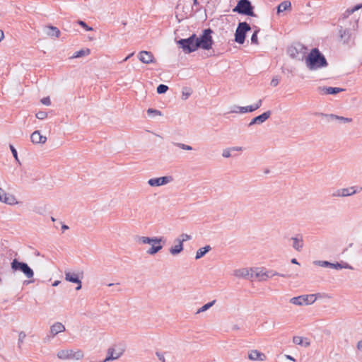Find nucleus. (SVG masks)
Instances as JSON below:
<instances>
[{"label":"nucleus","mask_w":362,"mask_h":362,"mask_svg":"<svg viewBox=\"0 0 362 362\" xmlns=\"http://www.w3.org/2000/svg\"><path fill=\"white\" fill-rule=\"evenodd\" d=\"M165 354H166V352H165V353H162V352H160V351H156V356L158 358V359L161 362H165V356H164Z\"/></svg>","instance_id":"47"},{"label":"nucleus","mask_w":362,"mask_h":362,"mask_svg":"<svg viewBox=\"0 0 362 362\" xmlns=\"http://www.w3.org/2000/svg\"><path fill=\"white\" fill-rule=\"evenodd\" d=\"M30 140L34 144H45L47 137L41 135L40 131L36 130L30 135Z\"/></svg>","instance_id":"19"},{"label":"nucleus","mask_w":362,"mask_h":362,"mask_svg":"<svg viewBox=\"0 0 362 362\" xmlns=\"http://www.w3.org/2000/svg\"><path fill=\"white\" fill-rule=\"evenodd\" d=\"M4 34L2 30L0 29V42L4 39Z\"/></svg>","instance_id":"60"},{"label":"nucleus","mask_w":362,"mask_h":362,"mask_svg":"<svg viewBox=\"0 0 362 362\" xmlns=\"http://www.w3.org/2000/svg\"><path fill=\"white\" fill-rule=\"evenodd\" d=\"M62 230H63V232H64V230H68V229H69V226H66V225H65V224H62Z\"/></svg>","instance_id":"62"},{"label":"nucleus","mask_w":362,"mask_h":362,"mask_svg":"<svg viewBox=\"0 0 362 362\" xmlns=\"http://www.w3.org/2000/svg\"><path fill=\"white\" fill-rule=\"evenodd\" d=\"M90 50L88 48H86L85 49H81L79 51L76 52L74 55L71 57V58H79L81 57L87 56L90 54Z\"/></svg>","instance_id":"32"},{"label":"nucleus","mask_w":362,"mask_h":362,"mask_svg":"<svg viewBox=\"0 0 362 362\" xmlns=\"http://www.w3.org/2000/svg\"><path fill=\"white\" fill-rule=\"evenodd\" d=\"M341 267H342V269L345 268V269H353V267L347 263L341 264Z\"/></svg>","instance_id":"57"},{"label":"nucleus","mask_w":362,"mask_h":362,"mask_svg":"<svg viewBox=\"0 0 362 362\" xmlns=\"http://www.w3.org/2000/svg\"><path fill=\"white\" fill-rule=\"evenodd\" d=\"M362 8V4H358L352 8L347 9L344 13H343V18H348L351 14H352L354 11L358 10L359 8Z\"/></svg>","instance_id":"33"},{"label":"nucleus","mask_w":362,"mask_h":362,"mask_svg":"<svg viewBox=\"0 0 362 362\" xmlns=\"http://www.w3.org/2000/svg\"><path fill=\"white\" fill-rule=\"evenodd\" d=\"M291 7V4L289 1H284L277 6V13H281Z\"/></svg>","instance_id":"30"},{"label":"nucleus","mask_w":362,"mask_h":362,"mask_svg":"<svg viewBox=\"0 0 362 362\" xmlns=\"http://www.w3.org/2000/svg\"><path fill=\"white\" fill-rule=\"evenodd\" d=\"M279 83V81L278 78L277 77H274L272 79L270 84H271L272 86L276 87V86H278Z\"/></svg>","instance_id":"53"},{"label":"nucleus","mask_w":362,"mask_h":362,"mask_svg":"<svg viewBox=\"0 0 362 362\" xmlns=\"http://www.w3.org/2000/svg\"><path fill=\"white\" fill-rule=\"evenodd\" d=\"M26 334L24 332H21L18 335V344L20 345L23 343L24 339L25 338Z\"/></svg>","instance_id":"50"},{"label":"nucleus","mask_w":362,"mask_h":362,"mask_svg":"<svg viewBox=\"0 0 362 362\" xmlns=\"http://www.w3.org/2000/svg\"><path fill=\"white\" fill-rule=\"evenodd\" d=\"M263 100L262 99L258 100L255 104H253L255 110L259 109L262 105Z\"/></svg>","instance_id":"51"},{"label":"nucleus","mask_w":362,"mask_h":362,"mask_svg":"<svg viewBox=\"0 0 362 362\" xmlns=\"http://www.w3.org/2000/svg\"><path fill=\"white\" fill-rule=\"evenodd\" d=\"M239 110L240 113H247L255 111L253 105L245 106V107H236Z\"/></svg>","instance_id":"34"},{"label":"nucleus","mask_w":362,"mask_h":362,"mask_svg":"<svg viewBox=\"0 0 362 362\" xmlns=\"http://www.w3.org/2000/svg\"><path fill=\"white\" fill-rule=\"evenodd\" d=\"M175 243H176L177 244L169 249L170 253L174 256L180 254L181 252H182L184 249L183 245L181 243H180V241L175 240Z\"/></svg>","instance_id":"26"},{"label":"nucleus","mask_w":362,"mask_h":362,"mask_svg":"<svg viewBox=\"0 0 362 362\" xmlns=\"http://www.w3.org/2000/svg\"><path fill=\"white\" fill-rule=\"evenodd\" d=\"M173 180L172 176H163L160 177L151 178L148 180V184L151 187H158L166 185Z\"/></svg>","instance_id":"12"},{"label":"nucleus","mask_w":362,"mask_h":362,"mask_svg":"<svg viewBox=\"0 0 362 362\" xmlns=\"http://www.w3.org/2000/svg\"><path fill=\"white\" fill-rule=\"evenodd\" d=\"M157 240H160L158 242H156L157 244L160 245L161 243H165V238L163 236L160 237H156Z\"/></svg>","instance_id":"55"},{"label":"nucleus","mask_w":362,"mask_h":362,"mask_svg":"<svg viewBox=\"0 0 362 362\" xmlns=\"http://www.w3.org/2000/svg\"><path fill=\"white\" fill-rule=\"evenodd\" d=\"M35 116L39 119H44L47 117V112L45 111H39L36 113Z\"/></svg>","instance_id":"43"},{"label":"nucleus","mask_w":362,"mask_h":362,"mask_svg":"<svg viewBox=\"0 0 362 362\" xmlns=\"http://www.w3.org/2000/svg\"><path fill=\"white\" fill-rule=\"evenodd\" d=\"M211 250L210 245H206L203 247L199 248L196 253L195 259H199L204 257L208 252Z\"/></svg>","instance_id":"28"},{"label":"nucleus","mask_w":362,"mask_h":362,"mask_svg":"<svg viewBox=\"0 0 362 362\" xmlns=\"http://www.w3.org/2000/svg\"><path fill=\"white\" fill-rule=\"evenodd\" d=\"M147 113L148 115L153 114L154 115H162V113L160 110L153 109V108H148L147 110Z\"/></svg>","instance_id":"45"},{"label":"nucleus","mask_w":362,"mask_h":362,"mask_svg":"<svg viewBox=\"0 0 362 362\" xmlns=\"http://www.w3.org/2000/svg\"><path fill=\"white\" fill-rule=\"evenodd\" d=\"M64 331H65V327L61 322H55L50 327V332L53 336H55L57 334L64 332Z\"/></svg>","instance_id":"23"},{"label":"nucleus","mask_w":362,"mask_h":362,"mask_svg":"<svg viewBox=\"0 0 362 362\" xmlns=\"http://www.w3.org/2000/svg\"><path fill=\"white\" fill-rule=\"evenodd\" d=\"M313 264L322 267H329L330 262L328 261H320L316 260L313 262Z\"/></svg>","instance_id":"39"},{"label":"nucleus","mask_w":362,"mask_h":362,"mask_svg":"<svg viewBox=\"0 0 362 362\" xmlns=\"http://www.w3.org/2000/svg\"><path fill=\"white\" fill-rule=\"evenodd\" d=\"M329 267L332 268V269H342L341 263H339V262H337V263H331L330 262Z\"/></svg>","instance_id":"49"},{"label":"nucleus","mask_w":362,"mask_h":362,"mask_svg":"<svg viewBox=\"0 0 362 362\" xmlns=\"http://www.w3.org/2000/svg\"><path fill=\"white\" fill-rule=\"evenodd\" d=\"M120 355H121V353L115 354V349L112 348H110L107 351V357L102 362H107L111 360L117 359L120 356Z\"/></svg>","instance_id":"27"},{"label":"nucleus","mask_w":362,"mask_h":362,"mask_svg":"<svg viewBox=\"0 0 362 362\" xmlns=\"http://www.w3.org/2000/svg\"><path fill=\"white\" fill-rule=\"evenodd\" d=\"M316 300L315 295H303L290 299V303L296 305H311Z\"/></svg>","instance_id":"9"},{"label":"nucleus","mask_w":362,"mask_h":362,"mask_svg":"<svg viewBox=\"0 0 362 362\" xmlns=\"http://www.w3.org/2000/svg\"><path fill=\"white\" fill-rule=\"evenodd\" d=\"M182 93V99L187 100L192 94V91H191L190 88H184Z\"/></svg>","instance_id":"41"},{"label":"nucleus","mask_w":362,"mask_h":362,"mask_svg":"<svg viewBox=\"0 0 362 362\" xmlns=\"http://www.w3.org/2000/svg\"><path fill=\"white\" fill-rule=\"evenodd\" d=\"M285 357H286L287 359H288V360L293 361H296V360L294 359V358H293V357H292V356H290V355H285Z\"/></svg>","instance_id":"61"},{"label":"nucleus","mask_w":362,"mask_h":362,"mask_svg":"<svg viewBox=\"0 0 362 362\" xmlns=\"http://www.w3.org/2000/svg\"><path fill=\"white\" fill-rule=\"evenodd\" d=\"M41 103L45 105H49L51 104L50 98L49 97L43 98L41 100Z\"/></svg>","instance_id":"52"},{"label":"nucleus","mask_w":362,"mask_h":362,"mask_svg":"<svg viewBox=\"0 0 362 362\" xmlns=\"http://www.w3.org/2000/svg\"><path fill=\"white\" fill-rule=\"evenodd\" d=\"M60 283L59 281H55L53 284H52V286H57L59 285V284Z\"/></svg>","instance_id":"64"},{"label":"nucleus","mask_w":362,"mask_h":362,"mask_svg":"<svg viewBox=\"0 0 362 362\" xmlns=\"http://www.w3.org/2000/svg\"><path fill=\"white\" fill-rule=\"evenodd\" d=\"M293 240L292 247L297 251H300L303 247V240L301 236L298 237H293L291 238Z\"/></svg>","instance_id":"25"},{"label":"nucleus","mask_w":362,"mask_h":362,"mask_svg":"<svg viewBox=\"0 0 362 362\" xmlns=\"http://www.w3.org/2000/svg\"><path fill=\"white\" fill-rule=\"evenodd\" d=\"M163 248L162 245H159L157 243H153L151 247L146 251V253L150 255H154L158 253Z\"/></svg>","instance_id":"29"},{"label":"nucleus","mask_w":362,"mask_h":362,"mask_svg":"<svg viewBox=\"0 0 362 362\" xmlns=\"http://www.w3.org/2000/svg\"><path fill=\"white\" fill-rule=\"evenodd\" d=\"M271 115L272 112L270 110L263 112L262 114L252 118L250 122L248 124V127H250L255 124H261L264 123L270 117Z\"/></svg>","instance_id":"13"},{"label":"nucleus","mask_w":362,"mask_h":362,"mask_svg":"<svg viewBox=\"0 0 362 362\" xmlns=\"http://www.w3.org/2000/svg\"><path fill=\"white\" fill-rule=\"evenodd\" d=\"M230 148L232 151H243V148L240 146L232 147Z\"/></svg>","instance_id":"58"},{"label":"nucleus","mask_w":362,"mask_h":362,"mask_svg":"<svg viewBox=\"0 0 362 362\" xmlns=\"http://www.w3.org/2000/svg\"><path fill=\"white\" fill-rule=\"evenodd\" d=\"M255 271L252 269L242 268L235 269L233 272V275L238 278L251 279L253 278V272Z\"/></svg>","instance_id":"14"},{"label":"nucleus","mask_w":362,"mask_h":362,"mask_svg":"<svg viewBox=\"0 0 362 362\" xmlns=\"http://www.w3.org/2000/svg\"><path fill=\"white\" fill-rule=\"evenodd\" d=\"M341 197H348L355 194L357 191L355 189V187H350L347 188L341 189Z\"/></svg>","instance_id":"31"},{"label":"nucleus","mask_w":362,"mask_h":362,"mask_svg":"<svg viewBox=\"0 0 362 362\" xmlns=\"http://www.w3.org/2000/svg\"><path fill=\"white\" fill-rule=\"evenodd\" d=\"M15 197L13 195H8L0 187V201L8 204H13L15 202Z\"/></svg>","instance_id":"22"},{"label":"nucleus","mask_w":362,"mask_h":362,"mask_svg":"<svg viewBox=\"0 0 362 362\" xmlns=\"http://www.w3.org/2000/svg\"><path fill=\"white\" fill-rule=\"evenodd\" d=\"M341 189H339L332 193V197H341Z\"/></svg>","instance_id":"54"},{"label":"nucleus","mask_w":362,"mask_h":362,"mask_svg":"<svg viewBox=\"0 0 362 362\" xmlns=\"http://www.w3.org/2000/svg\"><path fill=\"white\" fill-rule=\"evenodd\" d=\"M174 145L180 148L181 149H183V150H187V151H191L192 150V147L191 146H189V145H187V144H182V143H174Z\"/></svg>","instance_id":"42"},{"label":"nucleus","mask_w":362,"mask_h":362,"mask_svg":"<svg viewBox=\"0 0 362 362\" xmlns=\"http://www.w3.org/2000/svg\"><path fill=\"white\" fill-rule=\"evenodd\" d=\"M318 91L324 95H336L339 93L343 92L345 90L341 88L338 87H318L317 88Z\"/></svg>","instance_id":"18"},{"label":"nucleus","mask_w":362,"mask_h":362,"mask_svg":"<svg viewBox=\"0 0 362 362\" xmlns=\"http://www.w3.org/2000/svg\"><path fill=\"white\" fill-rule=\"evenodd\" d=\"M231 148H226L223 151V153H222V156L224 157V158H229L231 156V154H230V151H231Z\"/></svg>","instance_id":"48"},{"label":"nucleus","mask_w":362,"mask_h":362,"mask_svg":"<svg viewBox=\"0 0 362 362\" xmlns=\"http://www.w3.org/2000/svg\"><path fill=\"white\" fill-rule=\"evenodd\" d=\"M196 34L191 35L189 37L177 40V45L185 53H192L197 50L196 45Z\"/></svg>","instance_id":"5"},{"label":"nucleus","mask_w":362,"mask_h":362,"mask_svg":"<svg viewBox=\"0 0 362 362\" xmlns=\"http://www.w3.org/2000/svg\"><path fill=\"white\" fill-rule=\"evenodd\" d=\"M251 30L250 24L247 22H240L238 23L235 33V41L240 45L245 40L247 32Z\"/></svg>","instance_id":"8"},{"label":"nucleus","mask_w":362,"mask_h":362,"mask_svg":"<svg viewBox=\"0 0 362 362\" xmlns=\"http://www.w3.org/2000/svg\"><path fill=\"white\" fill-rule=\"evenodd\" d=\"M293 341L296 344L302 345L303 343V339L301 337H294L293 338Z\"/></svg>","instance_id":"46"},{"label":"nucleus","mask_w":362,"mask_h":362,"mask_svg":"<svg viewBox=\"0 0 362 362\" xmlns=\"http://www.w3.org/2000/svg\"><path fill=\"white\" fill-rule=\"evenodd\" d=\"M46 34L49 37H58L60 35V30L54 26L47 25L45 28Z\"/></svg>","instance_id":"24"},{"label":"nucleus","mask_w":362,"mask_h":362,"mask_svg":"<svg viewBox=\"0 0 362 362\" xmlns=\"http://www.w3.org/2000/svg\"><path fill=\"white\" fill-rule=\"evenodd\" d=\"M139 59L146 64L154 63L156 62L153 54L148 51H141L138 55Z\"/></svg>","instance_id":"16"},{"label":"nucleus","mask_w":362,"mask_h":362,"mask_svg":"<svg viewBox=\"0 0 362 362\" xmlns=\"http://www.w3.org/2000/svg\"><path fill=\"white\" fill-rule=\"evenodd\" d=\"M76 23L78 24L80 26H81L83 28H84L86 31H91L93 30L92 27L88 26L86 23L81 20H78L76 21Z\"/></svg>","instance_id":"38"},{"label":"nucleus","mask_w":362,"mask_h":362,"mask_svg":"<svg viewBox=\"0 0 362 362\" xmlns=\"http://www.w3.org/2000/svg\"><path fill=\"white\" fill-rule=\"evenodd\" d=\"M257 29L253 33L252 37H251V42L252 44L257 45L258 44V39H257V34L259 32V28H256Z\"/></svg>","instance_id":"40"},{"label":"nucleus","mask_w":362,"mask_h":362,"mask_svg":"<svg viewBox=\"0 0 362 362\" xmlns=\"http://www.w3.org/2000/svg\"><path fill=\"white\" fill-rule=\"evenodd\" d=\"M305 64L310 70H317L328 65L326 58L317 48H313L307 55Z\"/></svg>","instance_id":"1"},{"label":"nucleus","mask_w":362,"mask_h":362,"mask_svg":"<svg viewBox=\"0 0 362 362\" xmlns=\"http://www.w3.org/2000/svg\"><path fill=\"white\" fill-rule=\"evenodd\" d=\"M134 55V52L129 54L127 57H126L124 59H123V62H126L131 57H132Z\"/></svg>","instance_id":"59"},{"label":"nucleus","mask_w":362,"mask_h":362,"mask_svg":"<svg viewBox=\"0 0 362 362\" xmlns=\"http://www.w3.org/2000/svg\"><path fill=\"white\" fill-rule=\"evenodd\" d=\"M192 238L191 235L187 233L181 234L177 238L175 239V241H180L183 245V243L189 240Z\"/></svg>","instance_id":"35"},{"label":"nucleus","mask_w":362,"mask_h":362,"mask_svg":"<svg viewBox=\"0 0 362 362\" xmlns=\"http://www.w3.org/2000/svg\"><path fill=\"white\" fill-rule=\"evenodd\" d=\"M214 31L211 28H206L202 30L199 36L196 35V45L198 49L204 50H209L212 48L214 45V40L212 38V33Z\"/></svg>","instance_id":"2"},{"label":"nucleus","mask_w":362,"mask_h":362,"mask_svg":"<svg viewBox=\"0 0 362 362\" xmlns=\"http://www.w3.org/2000/svg\"><path fill=\"white\" fill-rule=\"evenodd\" d=\"M237 106H235L234 107V109L231 111V112H235V113H240L239 112V110L236 108Z\"/></svg>","instance_id":"63"},{"label":"nucleus","mask_w":362,"mask_h":362,"mask_svg":"<svg viewBox=\"0 0 362 362\" xmlns=\"http://www.w3.org/2000/svg\"><path fill=\"white\" fill-rule=\"evenodd\" d=\"M65 280L69 282H72L77 284L76 288V291H78L81 288L82 282L80 280L77 274L71 273V272H66L65 273Z\"/></svg>","instance_id":"17"},{"label":"nucleus","mask_w":362,"mask_h":362,"mask_svg":"<svg viewBox=\"0 0 362 362\" xmlns=\"http://www.w3.org/2000/svg\"><path fill=\"white\" fill-rule=\"evenodd\" d=\"M216 300H212L211 302H209L205 305H204L202 307H201L197 312V313H202V312H204L206 310H207L208 309H209L212 305H214V304L215 303Z\"/></svg>","instance_id":"36"},{"label":"nucleus","mask_w":362,"mask_h":362,"mask_svg":"<svg viewBox=\"0 0 362 362\" xmlns=\"http://www.w3.org/2000/svg\"><path fill=\"white\" fill-rule=\"evenodd\" d=\"M356 347L359 351L362 352V340L358 341Z\"/></svg>","instance_id":"56"},{"label":"nucleus","mask_w":362,"mask_h":362,"mask_svg":"<svg viewBox=\"0 0 362 362\" xmlns=\"http://www.w3.org/2000/svg\"><path fill=\"white\" fill-rule=\"evenodd\" d=\"M307 52V47L300 42H295L288 48L289 56L299 61L305 59Z\"/></svg>","instance_id":"3"},{"label":"nucleus","mask_w":362,"mask_h":362,"mask_svg":"<svg viewBox=\"0 0 362 362\" xmlns=\"http://www.w3.org/2000/svg\"><path fill=\"white\" fill-rule=\"evenodd\" d=\"M11 268L13 271H21L28 278H33L34 276L33 270L25 262H19L17 259H13L11 263Z\"/></svg>","instance_id":"6"},{"label":"nucleus","mask_w":362,"mask_h":362,"mask_svg":"<svg viewBox=\"0 0 362 362\" xmlns=\"http://www.w3.org/2000/svg\"><path fill=\"white\" fill-rule=\"evenodd\" d=\"M232 11L239 14L257 17V15L254 12V6L249 0H239L237 5Z\"/></svg>","instance_id":"4"},{"label":"nucleus","mask_w":362,"mask_h":362,"mask_svg":"<svg viewBox=\"0 0 362 362\" xmlns=\"http://www.w3.org/2000/svg\"><path fill=\"white\" fill-rule=\"evenodd\" d=\"M84 356L83 352L78 349L74 351L72 349H62L57 352V357L62 360H80Z\"/></svg>","instance_id":"7"},{"label":"nucleus","mask_w":362,"mask_h":362,"mask_svg":"<svg viewBox=\"0 0 362 362\" xmlns=\"http://www.w3.org/2000/svg\"><path fill=\"white\" fill-rule=\"evenodd\" d=\"M266 356L264 354L255 349L251 350L248 354V358L251 361H263L266 360Z\"/></svg>","instance_id":"20"},{"label":"nucleus","mask_w":362,"mask_h":362,"mask_svg":"<svg viewBox=\"0 0 362 362\" xmlns=\"http://www.w3.org/2000/svg\"><path fill=\"white\" fill-rule=\"evenodd\" d=\"M315 115L326 118L327 122L336 121L340 124L349 123L352 122V118L338 116L334 114L316 113Z\"/></svg>","instance_id":"10"},{"label":"nucleus","mask_w":362,"mask_h":362,"mask_svg":"<svg viewBox=\"0 0 362 362\" xmlns=\"http://www.w3.org/2000/svg\"><path fill=\"white\" fill-rule=\"evenodd\" d=\"M168 90V86L165 84H160L156 89L158 94H163Z\"/></svg>","instance_id":"37"},{"label":"nucleus","mask_w":362,"mask_h":362,"mask_svg":"<svg viewBox=\"0 0 362 362\" xmlns=\"http://www.w3.org/2000/svg\"><path fill=\"white\" fill-rule=\"evenodd\" d=\"M340 38L345 44H350L354 42L353 33L350 28L343 30L341 28L340 30Z\"/></svg>","instance_id":"15"},{"label":"nucleus","mask_w":362,"mask_h":362,"mask_svg":"<svg viewBox=\"0 0 362 362\" xmlns=\"http://www.w3.org/2000/svg\"><path fill=\"white\" fill-rule=\"evenodd\" d=\"M279 276L281 277H289L290 276L288 274H279V273L273 272L272 270L265 271V272H264L263 270H261L259 272H256L255 274V276L256 278H258L259 279V281H265L268 278H272V276Z\"/></svg>","instance_id":"11"},{"label":"nucleus","mask_w":362,"mask_h":362,"mask_svg":"<svg viewBox=\"0 0 362 362\" xmlns=\"http://www.w3.org/2000/svg\"><path fill=\"white\" fill-rule=\"evenodd\" d=\"M134 240L136 243L140 244H149L152 245L153 243H156V242H158L160 240H157L156 237H146V236H139L136 235L134 238Z\"/></svg>","instance_id":"21"},{"label":"nucleus","mask_w":362,"mask_h":362,"mask_svg":"<svg viewBox=\"0 0 362 362\" xmlns=\"http://www.w3.org/2000/svg\"><path fill=\"white\" fill-rule=\"evenodd\" d=\"M9 147H10L11 151V153H12V154H13V157L15 158L17 162L20 163V162H19V160H18V153H17L16 149V148H14V146H13V145H11V144H10Z\"/></svg>","instance_id":"44"}]
</instances>
